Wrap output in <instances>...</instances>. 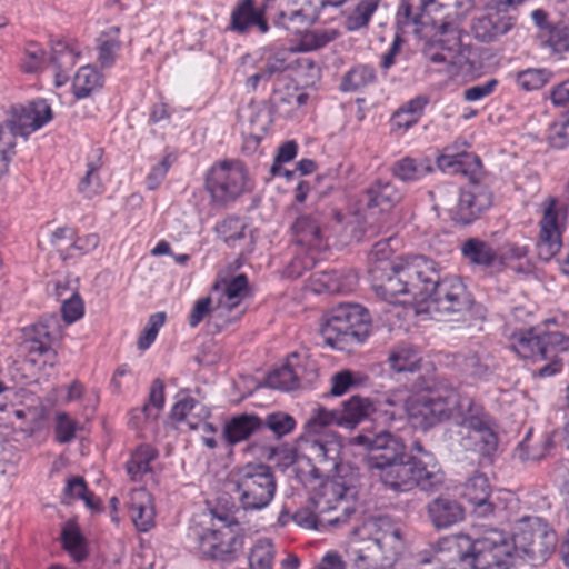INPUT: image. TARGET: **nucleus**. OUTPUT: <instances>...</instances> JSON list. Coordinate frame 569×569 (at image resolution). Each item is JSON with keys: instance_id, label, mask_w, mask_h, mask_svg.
<instances>
[{"instance_id": "f257e3e1", "label": "nucleus", "mask_w": 569, "mask_h": 569, "mask_svg": "<svg viewBox=\"0 0 569 569\" xmlns=\"http://www.w3.org/2000/svg\"><path fill=\"white\" fill-rule=\"evenodd\" d=\"M441 171L461 173L469 178V184L460 190L457 206L451 211V218L460 224H470L492 204V194L481 182L483 171L478 156L467 151H457L455 144L445 148L437 158Z\"/></svg>"}, {"instance_id": "f03ea898", "label": "nucleus", "mask_w": 569, "mask_h": 569, "mask_svg": "<svg viewBox=\"0 0 569 569\" xmlns=\"http://www.w3.org/2000/svg\"><path fill=\"white\" fill-rule=\"evenodd\" d=\"M372 288L378 297L390 303H409L422 297L423 284L436 277L435 262L416 256L385 268L371 267Z\"/></svg>"}, {"instance_id": "7ed1b4c3", "label": "nucleus", "mask_w": 569, "mask_h": 569, "mask_svg": "<svg viewBox=\"0 0 569 569\" xmlns=\"http://www.w3.org/2000/svg\"><path fill=\"white\" fill-rule=\"evenodd\" d=\"M510 345L519 357L535 362L543 361L545 365L533 375L547 378L562 369L560 353L569 350V335L556 329L530 328L513 332Z\"/></svg>"}, {"instance_id": "20e7f679", "label": "nucleus", "mask_w": 569, "mask_h": 569, "mask_svg": "<svg viewBox=\"0 0 569 569\" xmlns=\"http://www.w3.org/2000/svg\"><path fill=\"white\" fill-rule=\"evenodd\" d=\"M52 119V110L46 100L31 101L27 107L13 108L10 119L0 124V166L6 177L16 154L17 137L27 138Z\"/></svg>"}, {"instance_id": "39448f33", "label": "nucleus", "mask_w": 569, "mask_h": 569, "mask_svg": "<svg viewBox=\"0 0 569 569\" xmlns=\"http://www.w3.org/2000/svg\"><path fill=\"white\" fill-rule=\"evenodd\" d=\"M371 318L360 305L343 303L333 308L321 328L326 345L343 350L353 343H362L371 333Z\"/></svg>"}, {"instance_id": "423d86ee", "label": "nucleus", "mask_w": 569, "mask_h": 569, "mask_svg": "<svg viewBox=\"0 0 569 569\" xmlns=\"http://www.w3.org/2000/svg\"><path fill=\"white\" fill-rule=\"evenodd\" d=\"M461 560L472 569H510L515 563L511 537L497 528H483L470 538Z\"/></svg>"}, {"instance_id": "0eeeda50", "label": "nucleus", "mask_w": 569, "mask_h": 569, "mask_svg": "<svg viewBox=\"0 0 569 569\" xmlns=\"http://www.w3.org/2000/svg\"><path fill=\"white\" fill-rule=\"evenodd\" d=\"M332 425L343 426L341 411L323 407L316 409L306 423L308 438L305 440V451L313 463L323 466L328 471L337 469L342 448L335 436L322 435V429Z\"/></svg>"}, {"instance_id": "6e6552de", "label": "nucleus", "mask_w": 569, "mask_h": 569, "mask_svg": "<svg viewBox=\"0 0 569 569\" xmlns=\"http://www.w3.org/2000/svg\"><path fill=\"white\" fill-rule=\"evenodd\" d=\"M238 500L244 510H261L273 500L277 481L271 467L264 463H247L230 475Z\"/></svg>"}, {"instance_id": "1a4fd4ad", "label": "nucleus", "mask_w": 569, "mask_h": 569, "mask_svg": "<svg viewBox=\"0 0 569 569\" xmlns=\"http://www.w3.org/2000/svg\"><path fill=\"white\" fill-rule=\"evenodd\" d=\"M422 296H428L429 312L450 319L463 317L473 305V297L463 281L457 276L436 277L432 281H426Z\"/></svg>"}, {"instance_id": "9d476101", "label": "nucleus", "mask_w": 569, "mask_h": 569, "mask_svg": "<svg viewBox=\"0 0 569 569\" xmlns=\"http://www.w3.org/2000/svg\"><path fill=\"white\" fill-rule=\"evenodd\" d=\"M323 466L315 463L311 469L313 477L312 481H319L317 486L311 485V495L309 502L313 505L319 513H330L341 509V513L327 518V522L332 527L343 525L348 521L350 516L355 513L353 503L348 500V487L339 477L326 478L325 473L328 472ZM332 470H329L331 472Z\"/></svg>"}, {"instance_id": "9b49d317", "label": "nucleus", "mask_w": 569, "mask_h": 569, "mask_svg": "<svg viewBox=\"0 0 569 569\" xmlns=\"http://www.w3.org/2000/svg\"><path fill=\"white\" fill-rule=\"evenodd\" d=\"M452 0H401L397 11V23L402 28L412 26L413 32L422 36L426 28L448 30L457 28L451 21Z\"/></svg>"}, {"instance_id": "f8f14e48", "label": "nucleus", "mask_w": 569, "mask_h": 569, "mask_svg": "<svg viewBox=\"0 0 569 569\" xmlns=\"http://www.w3.org/2000/svg\"><path fill=\"white\" fill-rule=\"evenodd\" d=\"M456 413L462 418V426L475 432L473 439L483 456L492 455L498 447L493 420L483 406L472 397L458 391Z\"/></svg>"}, {"instance_id": "ddd939ff", "label": "nucleus", "mask_w": 569, "mask_h": 569, "mask_svg": "<svg viewBox=\"0 0 569 569\" xmlns=\"http://www.w3.org/2000/svg\"><path fill=\"white\" fill-rule=\"evenodd\" d=\"M247 178L246 168L240 161L224 160L210 169L206 187L216 203L226 204L243 192Z\"/></svg>"}, {"instance_id": "4468645a", "label": "nucleus", "mask_w": 569, "mask_h": 569, "mask_svg": "<svg viewBox=\"0 0 569 569\" xmlns=\"http://www.w3.org/2000/svg\"><path fill=\"white\" fill-rule=\"evenodd\" d=\"M243 548V536L238 522L223 525L221 528L203 531L198 537V549L203 557L234 561Z\"/></svg>"}, {"instance_id": "2eb2a0df", "label": "nucleus", "mask_w": 569, "mask_h": 569, "mask_svg": "<svg viewBox=\"0 0 569 569\" xmlns=\"http://www.w3.org/2000/svg\"><path fill=\"white\" fill-rule=\"evenodd\" d=\"M566 219V209L559 201L550 197L543 203L542 217L539 221L537 251L541 260L549 261L561 248V234Z\"/></svg>"}, {"instance_id": "dca6fc26", "label": "nucleus", "mask_w": 569, "mask_h": 569, "mask_svg": "<svg viewBox=\"0 0 569 569\" xmlns=\"http://www.w3.org/2000/svg\"><path fill=\"white\" fill-rule=\"evenodd\" d=\"M515 551L521 549L533 559H546L553 550L556 535L540 518L523 520L511 538Z\"/></svg>"}, {"instance_id": "f3484780", "label": "nucleus", "mask_w": 569, "mask_h": 569, "mask_svg": "<svg viewBox=\"0 0 569 569\" xmlns=\"http://www.w3.org/2000/svg\"><path fill=\"white\" fill-rule=\"evenodd\" d=\"M515 23V17L506 10L492 7L472 19L471 32L477 40L489 43L509 32Z\"/></svg>"}, {"instance_id": "a211bd4d", "label": "nucleus", "mask_w": 569, "mask_h": 569, "mask_svg": "<svg viewBox=\"0 0 569 569\" xmlns=\"http://www.w3.org/2000/svg\"><path fill=\"white\" fill-rule=\"evenodd\" d=\"M360 439L368 443L370 451L369 462L373 470L380 471L387 465L389 466L402 460L405 456L406 447L403 442L390 432L383 431L372 438L360 437Z\"/></svg>"}, {"instance_id": "6ab92c4d", "label": "nucleus", "mask_w": 569, "mask_h": 569, "mask_svg": "<svg viewBox=\"0 0 569 569\" xmlns=\"http://www.w3.org/2000/svg\"><path fill=\"white\" fill-rule=\"evenodd\" d=\"M402 192L392 181L379 178L363 191L362 201L366 209L372 213H388L402 200Z\"/></svg>"}, {"instance_id": "aec40b11", "label": "nucleus", "mask_w": 569, "mask_h": 569, "mask_svg": "<svg viewBox=\"0 0 569 569\" xmlns=\"http://www.w3.org/2000/svg\"><path fill=\"white\" fill-rule=\"evenodd\" d=\"M291 230L297 246L310 252H318L327 248L318 213L299 216Z\"/></svg>"}, {"instance_id": "412c9836", "label": "nucleus", "mask_w": 569, "mask_h": 569, "mask_svg": "<svg viewBox=\"0 0 569 569\" xmlns=\"http://www.w3.org/2000/svg\"><path fill=\"white\" fill-rule=\"evenodd\" d=\"M214 293L219 295L216 307L219 316L238 310L248 295V278L244 274H238L230 281L217 282L212 287V295Z\"/></svg>"}, {"instance_id": "4be33fe9", "label": "nucleus", "mask_w": 569, "mask_h": 569, "mask_svg": "<svg viewBox=\"0 0 569 569\" xmlns=\"http://www.w3.org/2000/svg\"><path fill=\"white\" fill-rule=\"evenodd\" d=\"M60 333L59 320L56 316H49L46 319L32 325L28 329L26 348L30 355L43 356L52 351V342Z\"/></svg>"}, {"instance_id": "5701e85b", "label": "nucleus", "mask_w": 569, "mask_h": 569, "mask_svg": "<svg viewBox=\"0 0 569 569\" xmlns=\"http://www.w3.org/2000/svg\"><path fill=\"white\" fill-rule=\"evenodd\" d=\"M252 27H257L261 33L269 30L263 11L256 8V1L239 0L231 12L229 29L243 34Z\"/></svg>"}, {"instance_id": "b1692460", "label": "nucleus", "mask_w": 569, "mask_h": 569, "mask_svg": "<svg viewBox=\"0 0 569 569\" xmlns=\"http://www.w3.org/2000/svg\"><path fill=\"white\" fill-rule=\"evenodd\" d=\"M435 30V39L428 43L425 50L426 56L435 63H453L455 53L460 47L458 29Z\"/></svg>"}, {"instance_id": "393cba45", "label": "nucleus", "mask_w": 569, "mask_h": 569, "mask_svg": "<svg viewBox=\"0 0 569 569\" xmlns=\"http://www.w3.org/2000/svg\"><path fill=\"white\" fill-rule=\"evenodd\" d=\"M262 431L261 418L254 413H240L226 421L222 438L230 447L248 440L252 435Z\"/></svg>"}, {"instance_id": "a878e982", "label": "nucleus", "mask_w": 569, "mask_h": 569, "mask_svg": "<svg viewBox=\"0 0 569 569\" xmlns=\"http://www.w3.org/2000/svg\"><path fill=\"white\" fill-rule=\"evenodd\" d=\"M410 467L415 487L421 490H437L445 481V473L436 460H423L422 457L411 456Z\"/></svg>"}, {"instance_id": "bb28decb", "label": "nucleus", "mask_w": 569, "mask_h": 569, "mask_svg": "<svg viewBox=\"0 0 569 569\" xmlns=\"http://www.w3.org/2000/svg\"><path fill=\"white\" fill-rule=\"evenodd\" d=\"M358 283V277L352 271H323L312 279L316 292L345 293L350 292Z\"/></svg>"}, {"instance_id": "cd10ccee", "label": "nucleus", "mask_w": 569, "mask_h": 569, "mask_svg": "<svg viewBox=\"0 0 569 569\" xmlns=\"http://www.w3.org/2000/svg\"><path fill=\"white\" fill-rule=\"evenodd\" d=\"M129 513L134 526L140 531H148L154 525V508L151 495L146 489H134L130 492Z\"/></svg>"}, {"instance_id": "c85d7f7f", "label": "nucleus", "mask_w": 569, "mask_h": 569, "mask_svg": "<svg viewBox=\"0 0 569 569\" xmlns=\"http://www.w3.org/2000/svg\"><path fill=\"white\" fill-rule=\"evenodd\" d=\"M429 518L437 528H448L465 517L462 506L455 499L439 497L427 507Z\"/></svg>"}, {"instance_id": "c756f323", "label": "nucleus", "mask_w": 569, "mask_h": 569, "mask_svg": "<svg viewBox=\"0 0 569 569\" xmlns=\"http://www.w3.org/2000/svg\"><path fill=\"white\" fill-rule=\"evenodd\" d=\"M460 249L463 258L470 264L490 268L500 262L498 251L489 242L479 238L466 239Z\"/></svg>"}, {"instance_id": "7c9ffc66", "label": "nucleus", "mask_w": 569, "mask_h": 569, "mask_svg": "<svg viewBox=\"0 0 569 569\" xmlns=\"http://www.w3.org/2000/svg\"><path fill=\"white\" fill-rule=\"evenodd\" d=\"M377 476L382 483L395 491H409L415 488L410 458L407 461L400 460L396 463L387 465Z\"/></svg>"}, {"instance_id": "2f4dec72", "label": "nucleus", "mask_w": 569, "mask_h": 569, "mask_svg": "<svg viewBox=\"0 0 569 569\" xmlns=\"http://www.w3.org/2000/svg\"><path fill=\"white\" fill-rule=\"evenodd\" d=\"M102 154L103 150L101 148H96L92 150L87 162L86 172L78 184V191L88 199H91L94 196L101 193L103 189L102 180L100 177Z\"/></svg>"}, {"instance_id": "473e14b6", "label": "nucleus", "mask_w": 569, "mask_h": 569, "mask_svg": "<svg viewBox=\"0 0 569 569\" xmlns=\"http://www.w3.org/2000/svg\"><path fill=\"white\" fill-rule=\"evenodd\" d=\"M377 410L376 403L367 397L352 396L343 402L341 418L343 426L355 427L370 418Z\"/></svg>"}, {"instance_id": "72a5a7b5", "label": "nucleus", "mask_w": 569, "mask_h": 569, "mask_svg": "<svg viewBox=\"0 0 569 569\" xmlns=\"http://www.w3.org/2000/svg\"><path fill=\"white\" fill-rule=\"evenodd\" d=\"M297 359L298 355L292 353L283 366L269 373L266 379L267 386L282 391L297 389L299 387V377L301 371V369L296 367L292 362Z\"/></svg>"}, {"instance_id": "f704fd0d", "label": "nucleus", "mask_w": 569, "mask_h": 569, "mask_svg": "<svg viewBox=\"0 0 569 569\" xmlns=\"http://www.w3.org/2000/svg\"><path fill=\"white\" fill-rule=\"evenodd\" d=\"M78 53L62 41H57L52 46V56L50 63L56 69V84L62 86L69 79L68 72L74 67Z\"/></svg>"}, {"instance_id": "c9c22d12", "label": "nucleus", "mask_w": 569, "mask_h": 569, "mask_svg": "<svg viewBox=\"0 0 569 569\" xmlns=\"http://www.w3.org/2000/svg\"><path fill=\"white\" fill-rule=\"evenodd\" d=\"M435 425L448 420L456 411L458 390L452 387L428 395Z\"/></svg>"}, {"instance_id": "e433bc0d", "label": "nucleus", "mask_w": 569, "mask_h": 569, "mask_svg": "<svg viewBox=\"0 0 569 569\" xmlns=\"http://www.w3.org/2000/svg\"><path fill=\"white\" fill-rule=\"evenodd\" d=\"M390 172L403 182H412L432 172V167L428 162H418L411 157H405L392 163Z\"/></svg>"}, {"instance_id": "4c0bfd02", "label": "nucleus", "mask_w": 569, "mask_h": 569, "mask_svg": "<svg viewBox=\"0 0 569 569\" xmlns=\"http://www.w3.org/2000/svg\"><path fill=\"white\" fill-rule=\"evenodd\" d=\"M158 452L150 445H141L131 455L126 463L128 475L133 481H139L147 472L151 471L150 463L156 459Z\"/></svg>"}, {"instance_id": "58836bf2", "label": "nucleus", "mask_w": 569, "mask_h": 569, "mask_svg": "<svg viewBox=\"0 0 569 569\" xmlns=\"http://www.w3.org/2000/svg\"><path fill=\"white\" fill-rule=\"evenodd\" d=\"M421 357L416 348L398 346L389 355V363L396 372H415L419 369Z\"/></svg>"}, {"instance_id": "ea45409f", "label": "nucleus", "mask_w": 569, "mask_h": 569, "mask_svg": "<svg viewBox=\"0 0 569 569\" xmlns=\"http://www.w3.org/2000/svg\"><path fill=\"white\" fill-rule=\"evenodd\" d=\"M63 548L77 561H82L87 557L86 540L80 532L78 525L68 521L61 532Z\"/></svg>"}, {"instance_id": "a19ab883", "label": "nucleus", "mask_w": 569, "mask_h": 569, "mask_svg": "<svg viewBox=\"0 0 569 569\" xmlns=\"http://www.w3.org/2000/svg\"><path fill=\"white\" fill-rule=\"evenodd\" d=\"M102 86V76L91 66H84L74 76L72 89L77 98H86Z\"/></svg>"}, {"instance_id": "79ce46f5", "label": "nucleus", "mask_w": 569, "mask_h": 569, "mask_svg": "<svg viewBox=\"0 0 569 569\" xmlns=\"http://www.w3.org/2000/svg\"><path fill=\"white\" fill-rule=\"evenodd\" d=\"M406 410L409 418L421 428H429L435 425L428 395L409 398L406 402Z\"/></svg>"}, {"instance_id": "37998d69", "label": "nucleus", "mask_w": 569, "mask_h": 569, "mask_svg": "<svg viewBox=\"0 0 569 569\" xmlns=\"http://www.w3.org/2000/svg\"><path fill=\"white\" fill-rule=\"evenodd\" d=\"M553 78V72L547 68H528L516 73V83L523 91H535L543 88Z\"/></svg>"}, {"instance_id": "c03bdc74", "label": "nucleus", "mask_w": 569, "mask_h": 569, "mask_svg": "<svg viewBox=\"0 0 569 569\" xmlns=\"http://www.w3.org/2000/svg\"><path fill=\"white\" fill-rule=\"evenodd\" d=\"M119 32L120 29L118 27H112L109 31L102 33L99 39L98 60L103 67H111L116 60L117 53L121 47Z\"/></svg>"}, {"instance_id": "a18cd8bd", "label": "nucleus", "mask_w": 569, "mask_h": 569, "mask_svg": "<svg viewBox=\"0 0 569 569\" xmlns=\"http://www.w3.org/2000/svg\"><path fill=\"white\" fill-rule=\"evenodd\" d=\"M274 546L270 539H259L249 555L251 569H272L274 561Z\"/></svg>"}, {"instance_id": "49530a36", "label": "nucleus", "mask_w": 569, "mask_h": 569, "mask_svg": "<svg viewBox=\"0 0 569 569\" xmlns=\"http://www.w3.org/2000/svg\"><path fill=\"white\" fill-rule=\"evenodd\" d=\"M199 417H209L208 408L190 396H183L177 400L171 409V419L181 427V422L196 412Z\"/></svg>"}, {"instance_id": "de8ad7c7", "label": "nucleus", "mask_w": 569, "mask_h": 569, "mask_svg": "<svg viewBox=\"0 0 569 569\" xmlns=\"http://www.w3.org/2000/svg\"><path fill=\"white\" fill-rule=\"evenodd\" d=\"M325 513H319L312 503L300 507L292 515V520L301 528L312 530H323L325 528L331 527L327 522Z\"/></svg>"}, {"instance_id": "09e8293b", "label": "nucleus", "mask_w": 569, "mask_h": 569, "mask_svg": "<svg viewBox=\"0 0 569 569\" xmlns=\"http://www.w3.org/2000/svg\"><path fill=\"white\" fill-rule=\"evenodd\" d=\"M376 80L373 68L369 66H357L349 70L340 84L342 91H357Z\"/></svg>"}, {"instance_id": "8fccbe9b", "label": "nucleus", "mask_w": 569, "mask_h": 569, "mask_svg": "<svg viewBox=\"0 0 569 569\" xmlns=\"http://www.w3.org/2000/svg\"><path fill=\"white\" fill-rule=\"evenodd\" d=\"M216 231L230 247H237L238 242L247 238V226L243 220L229 217L221 221Z\"/></svg>"}, {"instance_id": "3c124183", "label": "nucleus", "mask_w": 569, "mask_h": 569, "mask_svg": "<svg viewBox=\"0 0 569 569\" xmlns=\"http://www.w3.org/2000/svg\"><path fill=\"white\" fill-rule=\"evenodd\" d=\"M311 21V17L302 8H296V6L282 9L278 17V23L293 33H300Z\"/></svg>"}, {"instance_id": "603ef678", "label": "nucleus", "mask_w": 569, "mask_h": 569, "mask_svg": "<svg viewBox=\"0 0 569 569\" xmlns=\"http://www.w3.org/2000/svg\"><path fill=\"white\" fill-rule=\"evenodd\" d=\"M262 430L269 429L277 439L291 433L296 428V420L292 416L283 411L272 412L261 418Z\"/></svg>"}, {"instance_id": "864d4df0", "label": "nucleus", "mask_w": 569, "mask_h": 569, "mask_svg": "<svg viewBox=\"0 0 569 569\" xmlns=\"http://www.w3.org/2000/svg\"><path fill=\"white\" fill-rule=\"evenodd\" d=\"M379 2L380 0H360L347 18L346 28L349 31H356L368 26L371 16L379 6Z\"/></svg>"}, {"instance_id": "5fc2aeb1", "label": "nucleus", "mask_w": 569, "mask_h": 569, "mask_svg": "<svg viewBox=\"0 0 569 569\" xmlns=\"http://www.w3.org/2000/svg\"><path fill=\"white\" fill-rule=\"evenodd\" d=\"M339 36L335 29H315L306 31L300 38L301 51H313L323 48Z\"/></svg>"}, {"instance_id": "6e6d98bb", "label": "nucleus", "mask_w": 569, "mask_h": 569, "mask_svg": "<svg viewBox=\"0 0 569 569\" xmlns=\"http://www.w3.org/2000/svg\"><path fill=\"white\" fill-rule=\"evenodd\" d=\"M461 496L470 503L473 501H483L490 496V486L488 479L482 473L472 475L463 485Z\"/></svg>"}, {"instance_id": "4d7b16f0", "label": "nucleus", "mask_w": 569, "mask_h": 569, "mask_svg": "<svg viewBox=\"0 0 569 569\" xmlns=\"http://www.w3.org/2000/svg\"><path fill=\"white\" fill-rule=\"evenodd\" d=\"M46 64V51L36 42L26 46L21 70L26 73L40 71Z\"/></svg>"}, {"instance_id": "13d9d810", "label": "nucleus", "mask_w": 569, "mask_h": 569, "mask_svg": "<svg viewBox=\"0 0 569 569\" xmlns=\"http://www.w3.org/2000/svg\"><path fill=\"white\" fill-rule=\"evenodd\" d=\"M386 559L396 558L403 548L401 531L389 532L387 536H375L372 539Z\"/></svg>"}, {"instance_id": "bf43d9fd", "label": "nucleus", "mask_w": 569, "mask_h": 569, "mask_svg": "<svg viewBox=\"0 0 569 569\" xmlns=\"http://www.w3.org/2000/svg\"><path fill=\"white\" fill-rule=\"evenodd\" d=\"M548 141L556 149H563L569 146V116H562L550 126Z\"/></svg>"}, {"instance_id": "052dcab7", "label": "nucleus", "mask_w": 569, "mask_h": 569, "mask_svg": "<svg viewBox=\"0 0 569 569\" xmlns=\"http://www.w3.org/2000/svg\"><path fill=\"white\" fill-rule=\"evenodd\" d=\"M78 429L77 421L67 412H60L56 417L54 435L60 443H68L73 440Z\"/></svg>"}, {"instance_id": "680f3d73", "label": "nucleus", "mask_w": 569, "mask_h": 569, "mask_svg": "<svg viewBox=\"0 0 569 569\" xmlns=\"http://www.w3.org/2000/svg\"><path fill=\"white\" fill-rule=\"evenodd\" d=\"M463 370L475 379H487L492 370L490 366L477 353L469 355L462 363Z\"/></svg>"}, {"instance_id": "e2e57ef3", "label": "nucleus", "mask_w": 569, "mask_h": 569, "mask_svg": "<svg viewBox=\"0 0 569 569\" xmlns=\"http://www.w3.org/2000/svg\"><path fill=\"white\" fill-rule=\"evenodd\" d=\"M83 313V301L78 293H72V296L66 299L61 306L62 318L68 325L82 318Z\"/></svg>"}, {"instance_id": "0e129e2a", "label": "nucleus", "mask_w": 569, "mask_h": 569, "mask_svg": "<svg viewBox=\"0 0 569 569\" xmlns=\"http://www.w3.org/2000/svg\"><path fill=\"white\" fill-rule=\"evenodd\" d=\"M331 381V395L337 397L345 395L352 387L360 383L357 375L349 370H343L333 375Z\"/></svg>"}, {"instance_id": "69168bd1", "label": "nucleus", "mask_w": 569, "mask_h": 569, "mask_svg": "<svg viewBox=\"0 0 569 569\" xmlns=\"http://www.w3.org/2000/svg\"><path fill=\"white\" fill-rule=\"evenodd\" d=\"M548 39L545 43L555 53H561L569 50V32L566 28L551 27L548 29Z\"/></svg>"}, {"instance_id": "338daca9", "label": "nucleus", "mask_w": 569, "mask_h": 569, "mask_svg": "<svg viewBox=\"0 0 569 569\" xmlns=\"http://www.w3.org/2000/svg\"><path fill=\"white\" fill-rule=\"evenodd\" d=\"M212 296L198 299L188 317V323L191 328H196L211 311L217 312L211 308Z\"/></svg>"}, {"instance_id": "774afa93", "label": "nucleus", "mask_w": 569, "mask_h": 569, "mask_svg": "<svg viewBox=\"0 0 569 569\" xmlns=\"http://www.w3.org/2000/svg\"><path fill=\"white\" fill-rule=\"evenodd\" d=\"M288 69L287 54L280 51L269 57L264 66L260 69L268 81L276 74H280Z\"/></svg>"}]
</instances>
